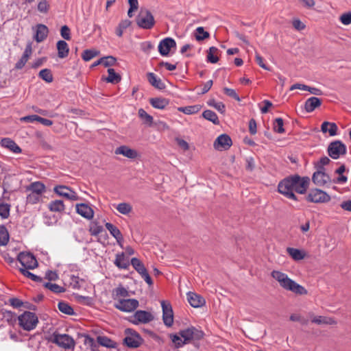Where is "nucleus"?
Wrapping results in <instances>:
<instances>
[{
	"label": "nucleus",
	"mask_w": 351,
	"mask_h": 351,
	"mask_svg": "<svg viewBox=\"0 0 351 351\" xmlns=\"http://www.w3.org/2000/svg\"><path fill=\"white\" fill-rule=\"evenodd\" d=\"M202 108L200 105L188 106L184 107L178 108L179 112H183L186 114H193L197 113Z\"/></svg>",
	"instance_id": "nucleus-36"
},
{
	"label": "nucleus",
	"mask_w": 351,
	"mask_h": 351,
	"mask_svg": "<svg viewBox=\"0 0 351 351\" xmlns=\"http://www.w3.org/2000/svg\"><path fill=\"white\" fill-rule=\"evenodd\" d=\"M130 263L134 269L140 274H143L144 272L147 271L143 263L137 258H132L131 259Z\"/></svg>",
	"instance_id": "nucleus-40"
},
{
	"label": "nucleus",
	"mask_w": 351,
	"mask_h": 351,
	"mask_svg": "<svg viewBox=\"0 0 351 351\" xmlns=\"http://www.w3.org/2000/svg\"><path fill=\"white\" fill-rule=\"evenodd\" d=\"M11 205L8 203H0V217L5 219L10 217Z\"/></svg>",
	"instance_id": "nucleus-48"
},
{
	"label": "nucleus",
	"mask_w": 351,
	"mask_h": 351,
	"mask_svg": "<svg viewBox=\"0 0 351 351\" xmlns=\"http://www.w3.org/2000/svg\"><path fill=\"white\" fill-rule=\"evenodd\" d=\"M50 341L64 349H74L75 346L74 339L66 334L54 332L51 335Z\"/></svg>",
	"instance_id": "nucleus-6"
},
{
	"label": "nucleus",
	"mask_w": 351,
	"mask_h": 351,
	"mask_svg": "<svg viewBox=\"0 0 351 351\" xmlns=\"http://www.w3.org/2000/svg\"><path fill=\"white\" fill-rule=\"evenodd\" d=\"M179 335L185 340H200L203 339L204 332L194 326L189 327L186 329L182 330L179 332Z\"/></svg>",
	"instance_id": "nucleus-12"
},
{
	"label": "nucleus",
	"mask_w": 351,
	"mask_h": 351,
	"mask_svg": "<svg viewBox=\"0 0 351 351\" xmlns=\"http://www.w3.org/2000/svg\"><path fill=\"white\" fill-rule=\"evenodd\" d=\"M49 29L45 25L38 24L34 38L37 43H41L47 37Z\"/></svg>",
	"instance_id": "nucleus-22"
},
{
	"label": "nucleus",
	"mask_w": 351,
	"mask_h": 351,
	"mask_svg": "<svg viewBox=\"0 0 351 351\" xmlns=\"http://www.w3.org/2000/svg\"><path fill=\"white\" fill-rule=\"evenodd\" d=\"M125 335V337L123 339V343L130 348H138L143 342L141 335L132 328H126Z\"/></svg>",
	"instance_id": "nucleus-5"
},
{
	"label": "nucleus",
	"mask_w": 351,
	"mask_h": 351,
	"mask_svg": "<svg viewBox=\"0 0 351 351\" xmlns=\"http://www.w3.org/2000/svg\"><path fill=\"white\" fill-rule=\"evenodd\" d=\"M310 185L308 176L293 174L285 177L278 184V191L288 199L299 201L295 193L305 194Z\"/></svg>",
	"instance_id": "nucleus-1"
},
{
	"label": "nucleus",
	"mask_w": 351,
	"mask_h": 351,
	"mask_svg": "<svg viewBox=\"0 0 351 351\" xmlns=\"http://www.w3.org/2000/svg\"><path fill=\"white\" fill-rule=\"evenodd\" d=\"M207 104L209 106L215 108L221 114H223L226 111L225 105L222 102H217L214 99L208 100Z\"/></svg>",
	"instance_id": "nucleus-54"
},
{
	"label": "nucleus",
	"mask_w": 351,
	"mask_h": 351,
	"mask_svg": "<svg viewBox=\"0 0 351 351\" xmlns=\"http://www.w3.org/2000/svg\"><path fill=\"white\" fill-rule=\"evenodd\" d=\"M42 195L30 191V193L27 196V203L35 204L40 201Z\"/></svg>",
	"instance_id": "nucleus-58"
},
{
	"label": "nucleus",
	"mask_w": 351,
	"mask_h": 351,
	"mask_svg": "<svg viewBox=\"0 0 351 351\" xmlns=\"http://www.w3.org/2000/svg\"><path fill=\"white\" fill-rule=\"evenodd\" d=\"M219 51V49L215 47H211L209 48L207 54V62L210 63H217L219 60V58L217 56H215V53H217Z\"/></svg>",
	"instance_id": "nucleus-49"
},
{
	"label": "nucleus",
	"mask_w": 351,
	"mask_h": 351,
	"mask_svg": "<svg viewBox=\"0 0 351 351\" xmlns=\"http://www.w3.org/2000/svg\"><path fill=\"white\" fill-rule=\"evenodd\" d=\"M97 343L104 347L108 348H114L117 343L106 336L99 335L97 337Z\"/></svg>",
	"instance_id": "nucleus-32"
},
{
	"label": "nucleus",
	"mask_w": 351,
	"mask_h": 351,
	"mask_svg": "<svg viewBox=\"0 0 351 351\" xmlns=\"http://www.w3.org/2000/svg\"><path fill=\"white\" fill-rule=\"evenodd\" d=\"M346 171V167L344 165L340 166L337 169L335 170V173L339 175L338 178L335 180L333 181L334 183L337 184H344L347 182L348 178L346 176L343 175Z\"/></svg>",
	"instance_id": "nucleus-43"
},
{
	"label": "nucleus",
	"mask_w": 351,
	"mask_h": 351,
	"mask_svg": "<svg viewBox=\"0 0 351 351\" xmlns=\"http://www.w3.org/2000/svg\"><path fill=\"white\" fill-rule=\"evenodd\" d=\"M43 286L55 293H60L66 291V289L64 287L49 282L44 283Z\"/></svg>",
	"instance_id": "nucleus-50"
},
{
	"label": "nucleus",
	"mask_w": 351,
	"mask_h": 351,
	"mask_svg": "<svg viewBox=\"0 0 351 351\" xmlns=\"http://www.w3.org/2000/svg\"><path fill=\"white\" fill-rule=\"evenodd\" d=\"M153 319L154 316L151 313L146 311L138 310L130 317L129 321L135 325H138L140 323H149Z\"/></svg>",
	"instance_id": "nucleus-11"
},
{
	"label": "nucleus",
	"mask_w": 351,
	"mask_h": 351,
	"mask_svg": "<svg viewBox=\"0 0 351 351\" xmlns=\"http://www.w3.org/2000/svg\"><path fill=\"white\" fill-rule=\"evenodd\" d=\"M322 105V99L316 97H311L308 98L304 104V109L307 112H311L317 107Z\"/></svg>",
	"instance_id": "nucleus-26"
},
{
	"label": "nucleus",
	"mask_w": 351,
	"mask_h": 351,
	"mask_svg": "<svg viewBox=\"0 0 351 351\" xmlns=\"http://www.w3.org/2000/svg\"><path fill=\"white\" fill-rule=\"evenodd\" d=\"M139 117L143 121V123L147 124L149 126H151L153 123V117L147 113V112L143 109L140 108L138 112Z\"/></svg>",
	"instance_id": "nucleus-45"
},
{
	"label": "nucleus",
	"mask_w": 351,
	"mask_h": 351,
	"mask_svg": "<svg viewBox=\"0 0 351 351\" xmlns=\"http://www.w3.org/2000/svg\"><path fill=\"white\" fill-rule=\"evenodd\" d=\"M116 208L120 213L123 215H128L132 210V207L128 203H120L117 206Z\"/></svg>",
	"instance_id": "nucleus-56"
},
{
	"label": "nucleus",
	"mask_w": 351,
	"mask_h": 351,
	"mask_svg": "<svg viewBox=\"0 0 351 351\" xmlns=\"http://www.w3.org/2000/svg\"><path fill=\"white\" fill-rule=\"evenodd\" d=\"M149 104L157 109H165L169 104V100L162 97H153L149 99Z\"/></svg>",
	"instance_id": "nucleus-29"
},
{
	"label": "nucleus",
	"mask_w": 351,
	"mask_h": 351,
	"mask_svg": "<svg viewBox=\"0 0 351 351\" xmlns=\"http://www.w3.org/2000/svg\"><path fill=\"white\" fill-rule=\"evenodd\" d=\"M187 300L190 305L194 308H199L206 304L205 299L200 295L189 291L186 293Z\"/></svg>",
	"instance_id": "nucleus-18"
},
{
	"label": "nucleus",
	"mask_w": 351,
	"mask_h": 351,
	"mask_svg": "<svg viewBox=\"0 0 351 351\" xmlns=\"http://www.w3.org/2000/svg\"><path fill=\"white\" fill-rule=\"evenodd\" d=\"M195 39L198 41L203 40L210 37V34L205 31L203 27H198L195 29Z\"/></svg>",
	"instance_id": "nucleus-52"
},
{
	"label": "nucleus",
	"mask_w": 351,
	"mask_h": 351,
	"mask_svg": "<svg viewBox=\"0 0 351 351\" xmlns=\"http://www.w3.org/2000/svg\"><path fill=\"white\" fill-rule=\"evenodd\" d=\"M19 324L23 330L30 331L34 330L38 324L37 315L30 311H25L18 317Z\"/></svg>",
	"instance_id": "nucleus-3"
},
{
	"label": "nucleus",
	"mask_w": 351,
	"mask_h": 351,
	"mask_svg": "<svg viewBox=\"0 0 351 351\" xmlns=\"http://www.w3.org/2000/svg\"><path fill=\"white\" fill-rule=\"evenodd\" d=\"M45 186L40 182H34L30 184L27 188V191H31L37 194H42L45 191Z\"/></svg>",
	"instance_id": "nucleus-33"
},
{
	"label": "nucleus",
	"mask_w": 351,
	"mask_h": 351,
	"mask_svg": "<svg viewBox=\"0 0 351 351\" xmlns=\"http://www.w3.org/2000/svg\"><path fill=\"white\" fill-rule=\"evenodd\" d=\"M0 319L1 320H5L9 325L14 326L18 320V317H16V313L10 311H4L3 309H1V312L0 313Z\"/></svg>",
	"instance_id": "nucleus-28"
},
{
	"label": "nucleus",
	"mask_w": 351,
	"mask_h": 351,
	"mask_svg": "<svg viewBox=\"0 0 351 351\" xmlns=\"http://www.w3.org/2000/svg\"><path fill=\"white\" fill-rule=\"evenodd\" d=\"M223 93L226 95L234 99L235 100H237L238 101H241V99H240L239 95L236 93V91L234 89L225 87L223 88Z\"/></svg>",
	"instance_id": "nucleus-62"
},
{
	"label": "nucleus",
	"mask_w": 351,
	"mask_h": 351,
	"mask_svg": "<svg viewBox=\"0 0 351 351\" xmlns=\"http://www.w3.org/2000/svg\"><path fill=\"white\" fill-rule=\"evenodd\" d=\"M70 286L72 287L73 289H80L81 288V285L80 284V281L84 282L83 279H80L79 276L71 275L70 276Z\"/></svg>",
	"instance_id": "nucleus-59"
},
{
	"label": "nucleus",
	"mask_w": 351,
	"mask_h": 351,
	"mask_svg": "<svg viewBox=\"0 0 351 351\" xmlns=\"http://www.w3.org/2000/svg\"><path fill=\"white\" fill-rule=\"evenodd\" d=\"M328 154L333 159H338L341 155H346L347 147L341 141L331 142L328 147Z\"/></svg>",
	"instance_id": "nucleus-8"
},
{
	"label": "nucleus",
	"mask_w": 351,
	"mask_h": 351,
	"mask_svg": "<svg viewBox=\"0 0 351 351\" xmlns=\"http://www.w3.org/2000/svg\"><path fill=\"white\" fill-rule=\"evenodd\" d=\"M38 77L47 83H51L53 80L51 71L49 69H44L40 71Z\"/></svg>",
	"instance_id": "nucleus-44"
},
{
	"label": "nucleus",
	"mask_w": 351,
	"mask_h": 351,
	"mask_svg": "<svg viewBox=\"0 0 351 351\" xmlns=\"http://www.w3.org/2000/svg\"><path fill=\"white\" fill-rule=\"evenodd\" d=\"M116 154H121L128 158L134 159L138 156V153L135 149H131L126 145H121L115 150Z\"/></svg>",
	"instance_id": "nucleus-20"
},
{
	"label": "nucleus",
	"mask_w": 351,
	"mask_h": 351,
	"mask_svg": "<svg viewBox=\"0 0 351 351\" xmlns=\"http://www.w3.org/2000/svg\"><path fill=\"white\" fill-rule=\"evenodd\" d=\"M131 23L132 22L128 19L122 20L116 28L115 33L117 36L121 37L123 36V30L130 27Z\"/></svg>",
	"instance_id": "nucleus-47"
},
{
	"label": "nucleus",
	"mask_w": 351,
	"mask_h": 351,
	"mask_svg": "<svg viewBox=\"0 0 351 351\" xmlns=\"http://www.w3.org/2000/svg\"><path fill=\"white\" fill-rule=\"evenodd\" d=\"M10 235L4 225L0 226V245H6L9 242Z\"/></svg>",
	"instance_id": "nucleus-41"
},
{
	"label": "nucleus",
	"mask_w": 351,
	"mask_h": 351,
	"mask_svg": "<svg viewBox=\"0 0 351 351\" xmlns=\"http://www.w3.org/2000/svg\"><path fill=\"white\" fill-rule=\"evenodd\" d=\"M53 191L58 195L62 196L70 200H77L78 196L71 189L65 185H57L53 188Z\"/></svg>",
	"instance_id": "nucleus-17"
},
{
	"label": "nucleus",
	"mask_w": 351,
	"mask_h": 351,
	"mask_svg": "<svg viewBox=\"0 0 351 351\" xmlns=\"http://www.w3.org/2000/svg\"><path fill=\"white\" fill-rule=\"evenodd\" d=\"M114 264L119 268L123 269H128L131 264L129 259L125 256L124 252L116 254V258Z\"/></svg>",
	"instance_id": "nucleus-21"
},
{
	"label": "nucleus",
	"mask_w": 351,
	"mask_h": 351,
	"mask_svg": "<svg viewBox=\"0 0 351 351\" xmlns=\"http://www.w3.org/2000/svg\"><path fill=\"white\" fill-rule=\"evenodd\" d=\"M60 35L64 39L66 40H71V37L70 28L66 25H63L60 29Z\"/></svg>",
	"instance_id": "nucleus-61"
},
{
	"label": "nucleus",
	"mask_w": 351,
	"mask_h": 351,
	"mask_svg": "<svg viewBox=\"0 0 351 351\" xmlns=\"http://www.w3.org/2000/svg\"><path fill=\"white\" fill-rule=\"evenodd\" d=\"M108 76L106 78V81L109 83L116 84L121 82V77L119 74L117 73L113 69H108Z\"/></svg>",
	"instance_id": "nucleus-37"
},
{
	"label": "nucleus",
	"mask_w": 351,
	"mask_h": 351,
	"mask_svg": "<svg viewBox=\"0 0 351 351\" xmlns=\"http://www.w3.org/2000/svg\"><path fill=\"white\" fill-rule=\"evenodd\" d=\"M76 212L83 217L90 219L93 217L94 211L86 204H78L76 205Z\"/></svg>",
	"instance_id": "nucleus-19"
},
{
	"label": "nucleus",
	"mask_w": 351,
	"mask_h": 351,
	"mask_svg": "<svg viewBox=\"0 0 351 351\" xmlns=\"http://www.w3.org/2000/svg\"><path fill=\"white\" fill-rule=\"evenodd\" d=\"M162 320L165 326L170 327L173 324V312L171 304L167 301L161 302Z\"/></svg>",
	"instance_id": "nucleus-14"
},
{
	"label": "nucleus",
	"mask_w": 351,
	"mask_h": 351,
	"mask_svg": "<svg viewBox=\"0 0 351 351\" xmlns=\"http://www.w3.org/2000/svg\"><path fill=\"white\" fill-rule=\"evenodd\" d=\"M58 308L60 312L66 315H72L75 314L73 308L65 302H60L58 304Z\"/></svg>",
	"instance_id": "nucleus-46"
},
{
	"label": "nucleus",
	"mask_w": 351,
	"mask_h": 351,
	"mask_svg": "<svg viewBox=\"0 0 351 351\" xmlns=\"http://www.w3.org/2000/svg\"><path fill=\"white\" fill-rule=\"evenodd\" d=\"M287 251L289 255L295 261H300L305 257V253L300 250L293 247H288Z\"/></svg>",
	"instance_id": "nucleus-35"
},
{
	"label": "nucleus",
	"mask_w": 351,
	"mask_h": 351,
	"mask_svg": "<svg viewBox=\"0 0 351 351\" xmlns=\"http://www.w3.org/2000/svg\"><path fill=\"white\" fill-rule=\"evenodd\" d=\"M136 23L140 28L151 29L155 25L156 21L149 10L141 8L136 18Z\"/></svg>",
	"instance_id": "nucleus-4"
},
{
	"label": "nucleus",
	"mask_w": 351,
	"mask_h": 351,
	"mask_svg": "<svg viewBox=\"0 0 351 351\" xmlns=\"http://www.w3.org/2000/svg\"><path fill=\"white\" fill-rule=\"evenodd\" d=\"M321 131L323 133L328 132L330 136H334L337 134L338 127L335 123L324 121L321 125Z\"/></svg>",
	"instance_id": "nucleus-27"
},
{
	"label": "nucleus",
	"mask_w": 351,
	"mask_h": 351,
	"mask_svg": "<svg viewBox=\"0 0 351 351\" xmlns=\"http://www.w3.org/2000/svg\"><path fill=\"white\" fill-rule=\"evenodd\" d=\"M129 296V291L121 285L114 289L112 292V298L116 302H117L118 300H123Z\"/></svg>",
	"instance_id": "nucleus-24"
},
{
	"label": "nucleus",
	"mask_w": 351,
	"mask_h": 351,
	"mask_svg": "<svg viewBox=\"0 0 351 351\" xmlns=\"http://www.w3.org/2000/svg\"><path fill=\"white\" fill-rule=\"evenodd\" d=\"M202 117L205 119L211 121L215 125L219 124V120L217 114L210 110H204L202 113Z\"/></svg>",
	"instance_id": "nucleus-39"
},
{
	"label": "nucleus",
	"mask_w": 351,
	"mask_h": 351,
	"mask_svg": "<svg viewBox=\"0 0 351 351\" xmlns=\"http://www.w3.org/2000/svg\"><path fill=\"white\" fill-rule=\"evenodd\" d=\"M82 336L84 337V344L88 346L91 351H100L99 350V346L100 345L97 343V341H95V339L88 335L84 334Z\"/></svg>",
	"instance_id": "nucleus-38"
},
{
	"label": "nucleus",
	"mask_w": 351,
	"mask_h": 351,
	"mask_svg": "<svg viewBox=\"0 0 351 351\" xmlns=\"http://www.w3.org/2000/svg\"><path fill=\"white\" fill-rule=\"evenodd\" d=\"M147 78L149 83L158 90H163L166 88L165 83L158 78L154 73H148Z\"/></svg>",
	"instance_id": "nucleus-25"
},
{
	"label": "nucleus",
	"mask_w": 351,
	"mask_h": 351,
	"mask_svg": "<svg viewBox=\"0 0 351 351\" xmlns=\"http://www.w3.org/2000/svg\"><path fill=\"white\" fill-rule=\"evenodd\" d=\"M340 21L346 25L351 24V12H346L340 16Z\"/></svg>",
	"instance_id": "nucleus-64"
},
{
	"label": "nucleus",
	"mask_w": 351,
	"mask_h": 351,
	"mask_svg": "<svg viewBox=\"0 0 351 351\" xmlns=\"http://www.w3.org/2000/svg\"><path fill=\"white\" fill-rule=\"evenodd\" d=\"M284 121L283 119L280 117L276 118L274 121V130L278 133V134H282L285 132L284 129Z\"/></svg>",
	"instance_id": "nucleus-55"
},
{
	"label": "nucleus",
	"mask_w": 351,
	"mask_h": 351,
	"mask_svg": "<svg viewBox=\"0 0 351 351\" xmlns=\"http://www.w3.org/2000/svg\"><path fill=\"white\" fill-rule=\"evenodd\" d=\"M48 208L52 212L61 213L64 210L65 206L62 200L56 199L49 202Z\"/></svg>",
	"instance_id": "nucleus-34"
},
{
	"label": "nucleus",
	"mask_w": 351,
	"mask_h": 351,
	"mask_svg": "<svg viewBox=\"0 0 351 351\" xmlns=\"http://www.w3.org/2000/svg\"><path fill=\"white\" fill-rule=\"evenodd\" d=\"M308 202L326 203L330 200V195L325 191L319 189H312L305 197Z\"/></svg>",
	"instance_id": "nucleus-7"
},
{
	"label": "nucleus",
	"mask_w": 351,
	"mask_h": 351,
	"mask_svg": "<svg viewBox=\"0 0 351 351\" xmlns=\"http://www.w3.org/2000/svg\"><path fill=\"white\" fill-rule=\"evenodd\" d=\"M312 322L317 324H328L332 325L336 324V322L331 317L324 316H317L312 319Z\"/></svg>",
	"instance_id": "nucleus-42"
},
{
	"label": "nucleus",
	"mask_w": 351,
	"mask_h": 351,
	"mask_svg": "<svg viewBox=\"0 0 351 351\" xmlns=\"http://www.w3.org/2000/svg\"><path fill=\"white\" fill-rule=\"evenodd\" d=\"M29 269H19L20 272L25 277L37 282H41L43 278L40 276L34 274L28 271Z\"/></svg>",
	"instance_id": "nucleus-53"
},
{
	"label": "nucleus",
	"mask_w": 351,
	"mask_h": 351,
	"mask_svg": "<svg viewBox=\"0 0 351 351\" xmlns=\"http://www.w3.org/2000/svg\"><path fill=\"white\" fill-rule=\"evenodd\" d=\"M105 226L119 243H120L123 240V237L121 231L115 226L111 223L107 222L106 223Z\"/></svg>",
	"instance_id": "nucleus-30"
},
{
	"label": "nucleus",
	"mask_w": 351,
	"mask_h": 351,
	"mask_svg": "<svg viewBox=\"0 0 351 351\" xmlns=\"http://www.w3.org/2000/svg\"><path fill=\"white\" fill-rule=\"evenodd\" d=\"M232 145V141L229 135L222 134L214 141L213 146L217 150H228Z\"/></svg>",
	"instance_id": "nucleus-15"
},
{
	"label": "nucleus",
	"mask_w": 351,
	"mask_h": 351,
	"mask_svg": "<svg viewBox=\"0 0 351 351\" xmlns=\"http://www.w3.org/2000/svg\"><path fill=\"white\" fill-rule=\"evenodd\" d=\"M312 181L317 186H322L331 182L330 177L325 172L324 167H317L312 176Z\"/></svg>",
	"instance_id": "nucleus-13"
},
{
	"label": "nucleus",
	"mask_w": 351,
	"mask_h": 351,
	"mask_svg": "<svg viewBox=\"0 0 351 351\" xmlns=\"http://www.w3.org/2000/svg\"><path fill=\"white\" fill-rule=\"evenodd\" d=\"M171 339L176 348H181L189 342V340H185L184 339H182L183 338L180 335L179 336L178 335H171Z\"/></svg>",
	"instance_id": "nucleus-51"
},
{
	"label": "nucleus",
	"mask_w": 351,
	"mask_h": 351,
	"mask_svg": "<svg viewBox=\"0 0 351 351\" xmlns=\"http://www.w3.org/2000/svg\"><path fill=\"white\" fill-rule=\"evenodd\" d=\"M17 261L23 266L22 269H34L38 266L37 260L30 252H20L17 256Z\"/></svg>",
	"instance_id": "nucleus-10"
},
{
	"label": "nucleus",
	"mask_w": 351,
	"mask_h": 351,
	"mask_svg": "<svg viewBox=\"0 0 351 351\" xmlns=\"http://www.w3.org/2000/svg\"><path fill=\"white\" fill-rule=\"evenodd\" d=\"M58 56L60 58H64L68 56L69 52V45L64 40H59L56 44Z\"/></svg>",
	"instance_id": "nucleus-31"
},
{
	"label": "nucleus",
	"mask_w": 351,
	"mask_h": 351,
	"mask_svg": "<svg viewBox=\"0 0 351 351\" xmlns=\"http://www.w3.org/2000/svg\"><path fill=\"white\" fill-rule=\"evenodd\" d=\"M101 60L103 61L102 64L105 67H108L114 65L117 61L116 58L111 56L103 57L101 58Z\"/></svg>",
	"instance_id": "nucleus-60"
},
{
	"label": "nucleus",
	"mask_w": 351,
	"mask_h": 351,
	"mask_svg": "<svg viewBox=\"0 0 351 351\" xmlns=\"http://www.w3.org/2000/svg\"><path fill=\"white\" fill-rule=\"evenodd\" d=\"M2 147H5L15 154H19L22 152L20 147L10 138H3L1 141Z\"/></svg>",
	"instance_id": "nucleus-23"
},
{
	"label": "nucleus",
	"mask_w": 351,
	"mask_h": 351,
	"mask_svg": "<svg viewBox=\"0 0 351 351\" xmlns=\"http://www.w3.org/2000/svg\"><path fill=\"white\" fill-rule=\"evenodd\" d=\"M271 276L279 282L280 286L284 289L291 291L297 295H302L307 294V290L303 286L289 278L287 274L280 271L274 270L271 273Z\"/></svg>",
	"instance_id": "nucleus-2"
},
{
	"label": "nucleus",
	"mask_w": 351,
	"mask_h": 351,
	"mask_svg": "<svg viewBox=\"0 0 351 351\" xmlns=\"http://www.w3.org/2000/svg\"><path fill=\"white\" fill-rule=\"evenodd\" d=\"M99 54V51L91 49H86L84 51L82 58V59L87 62L93 59L94 57L97 56Z\"/></svg>",
	"instance_id": "nucleus-57"
},
{
	"label": "nucleus",
	"mask_w": 351,
	"mask_h": 351,
	"mask_svg": "<svg viewBox=\"0 0 351 351\" xmlns=\"http://www.w3.org/2000/svg\"><path fill=\"white\" fill-rule=\"evenodd\" d=\"M141 49L143 52L149 53L154 49V45L150 41L143 42L141 44Z\"/></svg>",
	"instance_id": "nucleus-63"
},
{
	"label": "nucleus",
	"mask_w": 351,
	"mask_h": 351,
	"mask_svg": "<svg viewBox=\"0 0 351 351\" xmlns=\"http://www.w3.org/2000/svg\"><path fill=\"white\" fill-rule=\"evenodd\" d=\"M172 48H176V43L173 38L170 37L162 39L158 47V51L162 56H168Z\"/></svg>",
	"instance_id": "nucleus-16"
},
{
	"label": "nucleus",
	"mask_w": 351,
	"mask_h": 351,
	"mask_svg": "<svg viewBox=\"0 0 351 351\" xmlns=\"http://www.w3.org/2000/svg\"><path fill=\"white\" fill-rule=\"evenodd\" d=\"M139 306L136 299L118 300L114 304V307L122 312L130 313L136 310Z\"/></svg>",
	"instance_id": "nucleus-9"
}]
</instances>
